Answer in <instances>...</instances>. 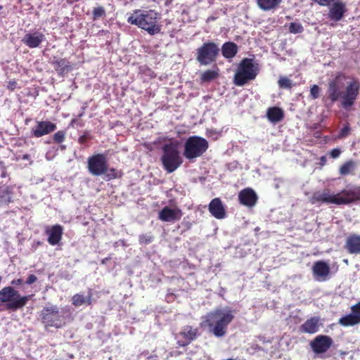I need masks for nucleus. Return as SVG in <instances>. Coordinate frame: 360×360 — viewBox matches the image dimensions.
Returning <instances> with one entry per match:
<instances>
[{
	"instance_id": "obj_36",
	"label": "nucleus",
	"mask_w": 360,
	"mask_h": 360,
	"mask_svg": "<svg viewBox=\"0 0 360 360\" xmlns=\"http://www.w3.org/2000/svg\"><path fill=\"white\" fill-rule=\"evenodd\" d=\"M278 85L281 88L283 89H290L292 86V81L288 79L287 77H281L278 82Z\"/></svg>"
},
{
	"instance_id": "obj_29",
	"label": "nucleus",
	"mask_w": 360,
	"mask_h": 360,
	"mask_svg": "<svg viewBox=\"0 0 360 360\" xmlns=\"http://www.w3.org/2000/svg\"><path fill=\"white\" fill-rule=\"evenodd\" d=\"M238 46L232 41L225 42L221 47V53L224 58H232L238 53Z\"/></svg>"
},
{
	"instance_id": "obj_18",
	"label": "nucleus",
	"mask_w": 360,
	"mask_h": 360,
	"mask_svg": "<svg viewBox=\"0 0 360 360\" xmlns=\"http://www.w3.org/2000/svg\"><path fill=\"white\" fill-rule=\"evenodd\" d=\"M182 214L180 209H172L166 206L159 212L158 218L162 221L171 222L179 220Z\"/></svg>"
},
{
	"instance_id": "obj_24",
	"label": "nucleus",
	"mask_w": 360,
	"mask_h": 360,
	"mask_svg": "<svg viewBox=\"0 0 360 360\" xmlns=\"http://www.w3.org/2000/svg\"><path fill=\"white\" fill-rule=\"evenodd\" d=\"M283 0H256L258 8L264 12L275 11L277 10Z\"/></svg>"
},
{
	"instance_id": "obj_4",
	"label": "nucleus",
	"mask_w": 360,
	"mask_h": 360,
	"mask_svg": "<svg viewBox=\"0 0 360 360\" xmlns=\"http://www.w3.org/2000/svg\"><path fill=\"white\" fill-rule=\"evenodd\" d=\"M159 14L152 10H135L127 18V22L131 25L146 30L150 34H158L161 30L158 23Z\"/></svg>"
},
{
	"instance_id": "obj_38",
	"label": "nucleus",
	"mask_w": 360,
	"mask_h": 360,
	"mask_svg": "<svg viewBox=\"0 0 360 360\" xmlns=\"http://www.w3.org/2000/svg\"><path fill=\"white\" fill-rule=\"evenodd\" d=\"M139 243L141 244H149L153 242V236L148 234H142L139 236Z\"/></svg>"
},
{
	"instance_id": "obj_28",
	"label": "nucleus",
	"mask_w": 360,
	"mask_h": 360,
	"mask_svg": "<svg viewBox=\"0 0 360 360\" xmlns=\"http://www.w3.org/2000/svg\"><path fill=\"white\" fill-rule=\"evenodd\" d=\"M266 117L271 122L276 123L281 122L284 118V112L278 107H271L267 110Z\"/></svg>"
},
{
	"instance_id": "obj_22",
	"label": "nucleus",
	"mask_w": 360,
	"mask_h": 360,
	"mask_svg": "<svg viewBox=\"0 0 360 360\" xmlns=\"http://www.w3.org/2000/svg\"><path fill=\"white\" fill-rule=\"evenodd\" d=\"M209 211L216 219H221L226 216V211L219 198H215L209 204Z\"/></svg>"
},
{
	"instance_id": "obj_49",
	"label": "nucleus",
	"mask_w": 360,
	"mask_h": 360,
	"mask_svg": "<svg viewBox=\"0 0 360 360\" xmlns=\"http://www.w3.org/2000/svg\"><path fill=\"white\" fill-rule=\"evenodd\" d=\"M10 85H11V89H13L15 88V82H9Z\"/></svg>"
},
{
	"instance_id": "obj_3",
	"label": "nucleus",
	"mask_w": 360,
	"mask_h": 360,
	"mask_svg": "<svg viewBox=\"0 0 360 360\" xmlns=\"http://www.w3.org/2000/svg\"><path fill=\"white\" fill-rule=\"evenodd\" d=\"M234 315L229 309H216L207 313L201 323L202 326L208 327L215 337L221 338L227 333L228 326L233 321Z\"/></svg>"
},
{
	"instance_id": "obj_48",
	"label": "nucleus",
	"mask_w": 360,
	"mask_h": 360,
	"mask_svg": "<svg viewBox=\"0 0 360 360\" xmlns=\"http://www.w3.org/2000/svg\"><path fill=\"white\" fill-rule=\"evenodd\" d=\"M321 162L322 165H324L326 162V158L325 156H322L321 158Z\"/></svg>"
},
{
	"instance_id": "obj_5",
	"label": "nucleus",
	"mask_w": 360,
	"mask_h": 360,
	"mask_svg": "<svg viewBox=\"0 0 360 360\" xmlns=\"http://www.w3.org/2000/svg\"><path fill=\"white\" fill-rule=\"evenodd\" d=\"M259 68L254 59L245 58L238 65L233 82L237 86H243L254 80L259 74Z\"/></svg>"
},
{
	"instance_id": "obj_39",
	"label": "nucleus",
	"mask_w": 360,
	"mask_h": 360,
	"mask_svg": "<svg viewBox=\"0 0 360 360\" xmlns=\"http://www.w3.org/2000/svg\"><path fill=\"white\" fill-rule=\"evenodd\" d=\"M351 131V128L349 127V123H347L339 131L338 137L340 139L347 137Z\"/></svg>"
},
{
	"instance_id": "obj_6",
	"label": "nucleus",
	"mask_w": 360,
	"mask_h": 360,
	"mask_svg": "<svg viewBox=\"0 0 360 360\" xmlns=\"http://www.w3.org/2000/svg\"><path fill=\"white\" fill-rule=\"evenodd\" d=\"M31 295H21L13 286H6L0 290V305L5 304L6 309L16 311L26 306Z\"/></svg>"
},
{
	"instance_id": "obj_1",
	"label": "nucleus",
	"mask_w": 360,
	"mask_h": 360,
	"mask_svg": "<svg viewBox=\"0 0 360 360\" xmlns=\"http://www.w3.org/2000/svg\"><path fill=\"white\" fill-rule=\"evenodd\" d=\"M360 93V81L349 77L342 72H338L330 79L327 85L326 96L322 99L326 108H330L340 101L343 109L352 107Z\"/></svg>"
},
{
	"instance_id": "obj_14",
	"label": "nucleus",
	"mask_w": 360,
	"mask_h": 360,
	"mask_svg": "<svg viewBox=\"0 0 360 360\" xmlns=\"http://www.w3.org/2000/svg\"><path fill=\"white\" fill-rule=\"evenodd\" d=\"M257 200V195L252 188H244L238 193V201L240 204L247 207H254L256 205Z\"/></svg>"
},
{
	"instance_id": "obj_33",
	"label": "nucleus",
	"mask_w": 360,
	"mask_h": 360,
	"mask_svg": "<svg viewBox=\"0 0 360 360\" xmlns=\"http://www.w3.org/2000/svg\"><path fill=\"white\" fill-rule=\"evenodd\" d=\"M105 14V10L103 6L95 7L92 11V19L96 20L101 18H104Z\"/></svg>"
},
{
	"instance_id": "obj_31",
	"label": "nucleus",
	"mask_w": 360,
	"mask_h": 360,
	"mask_svg": "<svg viewBox=\"0 0 360 360\" xmlns=\"http://www.w3.org/2000/svg\"><path fill=\"white\" fill-rule=\"evenodd\" d=\"M355 166V162L353 160L347 161L340 167L339 172L341 175L346 176L354 169Z\"/></svg>"
},
{
	"instance_id": "obj_43",
	"label": "nucleus",
	"mask_w": 360,
	"mask_h": 360,
	"mask_svg": "<svg viewBox=\"0 0 360 360\" xmlns=\"http://www.w3.org/2000/svg\"><path fill=\"white\" fill-rule=\"evenodd\" d=\"M37 281V277L34 274H30L25 281L27 285H32Z\"/></svg>"
},
{
	"instance_id": "obj_34",
	"label": "nucleus",
	"mask_w": 360,
	"mask_h": 360,
	"mask_svg": "<svg viewBox=\"0 0 360 360\" xmlns=\"http://www.w3.org/2000/svg\"><path fill=\"white\" fill-rule=\"evenodd\" d=\"M304 31V28L300 23L290 22L289 25V32L292 34H300Z\"/></svg>"
},
{
	"instance_id": "obj_27",
	"label": "nucleus",
	"mask_w": 360,
	"mask_h": 360,
	"mask_svg": "<svg viewBox=\"0 0 360 360\" xmlns=\"http://www.w3.org/2000/svg\"><path fill=\"white\" fill-rule=\"evenodd\" d=\"M92 290L89 288L86 297H84L81 294H76L73 295L72 297V303L75 307H79L84 304L91 305L92 304Z\"/></svg>"
},
{
	"instance_id": "obj_21",
	"label": "nucleus",
	"mask_w": 360,
	"mask_h": 360,
	"mask_svg": "<svg viewBox=\"0 0 360 360\" xmlns=\"http://www.w3.org/2000/svg\"><path fill=\"white\" fill-rule=\"evenodd\" d=\"M346 12L347 8L345 4L342 1H337L335 2L330 8L328 17L330 20L340 21L343 18Z\"/></svg>"
},
{
	"instance_id": "obj_7",
	"label": "nucleus",
	"mask_w": 360,
	"mask_h": 360,
	"mask_svg": "<svg viewBox=\"0 0 360 360\" xmlns=\"http://www.w3.org/2000/svg\"><path fill=\"white\" fill-rule=\"evenodd\" d=\"M160 160L163 169L169 174L174 172L183 163L177 145L171 142L165 144L162 148Z\"/></svg>"
},
{
	"instance_id": "obj_42",
	"label": "nucleus",
	"mask_w": 360,
	"mask_h": 360,
	"mask_svg": "<svg viewBox=\"0 0 360 360\" xmlns=\"http://www.w3.org/2000/svg\"><path fill=\"white\" fill-rule=\"evenodd\" d=\"M90 139V136L87 132H85L84 134L80 136L78 139V142L81 145H84L86 143L88 140Z\"/></svg>"
},
{
	"instance_id": "obj_47",
	"label": "nucleus",
	"mask_w": 360,
	"mask_h": 360,
	"mask_svg": "<svg viewBox=\"0 0 360 360\" xmlns=\"http://www.w3.org/2000/svg\"><path fill=\"white\" fill-rule=\"evenodd\" d=\"M6 169L5 167H2L1 176L4 178V177H6Z\"/></svg>"
},
{
	"instance_id": "obj_10",
	"label": "nucleus",
	"mask_w": 360,
	"mask_h": 360,
	"mask_svg": "<svg viewBox=\"0 0 360 360\" xmlns=\"http://www.w3.org/2000/svg\"><path fill=\"white\" fill-rule=\"evenodd\" d=\"M219 54L218 46L212 42L208 41L196 50V60L202 65H207L214 63Z\"/></svg>"
},
{
	"instance_id": "obj_35",
	"label": "nucleus",
	"mask_w": 360,
	"mask_h": 360,
	"mask_svg": "<svg viewBox=\"0 0 360 360\" xmlns=\"http://www.w3.org/2000/svg\"><path fill=\"white\" fill-rule=\"evenodd\" d=\"M53 141L56 143H61L65 139V132L63 130L58 131L53 136Z\"/></svg>"
},
{
	"instance_id": "obj_13",
	"label": "nucleus",
	"mask_w": 360,
	"mask_h": 360,
	"mask_svg": "<svg viewBox=\"0 0 360 360\" xmlns=\"http://www.w3.org/2000/svg\"><path fill=\"white\" fill-rule=\"evenodd\" d=\"M199 330L196 327L186 325L184 326L179 333V340L177 344L180 347H186L199 336Z\"/></svg>"
},
{
	"instance_id": "obj_15",
	"label": "nucleus",
	"mask_w": 360,
	"mask_h": 360,
	"mask_svg": "<svg viewBox=\"0 0 360 360\" xmlns=\"http://www.w3.org/2000/svg\"><path fill=\"white\" fill-rule=\"evenodd\" d=\"M51 64L59 76H64L72 70V65L66 58L56 56L52 57Z\"/></svg>"
},
{
	"instance_id": "obj_52",
	"label": "nucleus",
	"mask_w": 360,
	"mask_h": 360,
	"mask_svg": "<svg viewBox=\"0 0 360 360\" xmlns=\"http://www.w3.org/2000/svg\"><path fill=\"white\" fill-rule=\"evenodd\" d=\"M344 262H345V263H346V264H347V262H348L347 259H345V260H344Z\"/></svg>"
},
{
	"instance_id": "obj_46",
	"label": "nucleus",
	"mask_w": 360,
	"mask_h": 360,
	"mask_svg": "<svg viewBox=\"0 0 360 360\" xmlns=\"http://www.w3.org/2000/svg\"><path fill=\"white\" fill-rule=\"evenodd\" d=\"M23 280L22 278L13 279L11 281L12 285L18 286L22 285Z\"/></svg>"
},
{
	"instance_id": "obj_26",
	"label": "nucleus",
	"mask_w": 360,
	"mask_h": 360,
	"mask_svg": "<svg viewBox=\"0 0 360 360\" xmlns=\"http://www.w3.org/2000/svg\"><path fill=\"white\" fill-rule=\"evenodd\" d=\"M13 186L3 185L0 186V205H8L12 201Z\"/></svg>"
},
{
	"instance_id": "obj_44",
	"label": "nucleus",
	"mask_w": 360,
	"mask_h": 360,
	"mask_svg": "<svg viewBox=\"0 0 360 360\" xmlns=\"http://www.w3.org/2000/svg\"><path fill=\"white\" fill-rule=\"evenodd\" d=\"M341 153V150L338 148H333L330 152V155L332 158H338Z\"/></svg>"
},
{
	"instance_id": "obj_25",
	"label": "nucleus",
	"mask_w": 360,
	"mask_h": 360,
	"mask_svg": "<svg viewBox=\"0 0 360 360\" xmlns=\"http://www.w3.org/2000/svg\"><path fill=\"white\" fill-rule=\"evenodd\" d=\"M319 319L317 317H312L305 321L300 326L302 332L314 334L319 330Z\"/></svg>"
},
{
	"instance_id": "obj_50",
	"label": "nucleus",
	"mask_w": 360,
	"mask_h": 360,
	"mask_svg": "<svg viewBox=\"0 0 360 360\" xmlns=\"http://www.w3.org/2000/svg\"><path fill=\"white\" fill-rule=\"evenodd\" d=\"M60 148L61 150H65L66 148V146L63 145V146H60Z\"/></svg>"
},
{
	"instance_id": "obj_30",
	"label": "nucleus",
	"mask_w": 360,
	"mask_h": 360,
	"mask_svg": "<svg viewBox=\"0 0 360 360\" xmlns=\"http://www.w3.org/2000/svg\"><path fill=\"white\" fill-rule=\"evenodd\" d=\"M359 323L360 322L359 321V320L352 314L344 316L341 317L338 321L339 324L346 327L354 326Z\"/></svg>"
},
{
	"instance_id": "obj_37",
	"label": "nucleus",
	"mask_w": 360,
	"mask_h": 360,
	"mask_svg": "<svg viewBox=\"0 0 360 360\" xmlns=\"http://www.w3.org/2000/svg\"><path fill=\"white\" fill-rule=\"evenodd\" d=\"M321 89L317 84H314L310 88V96L315 100L319 98Z\"/></svg>"
},
{
	"instance_id": "obj_20",
	"label": "nucleus",
	"mask_w": 360,
	"mask_h": 360,
	"mask_svg": "<svg viewBox=\"0 0 360 360\" xmlns=\"http://www.w3.org/2000/svg\"><path fill=\"white\" fill-rule=\"evenodd\" d=\"M344 247L349 254H360V235L350 234L346 238Z\"/></svg>"
},
{
	"instance_id": "obj_9",
	"label": "nucleus",
	"mask_w": 360,
	"mask_h": 360,
	"mask_svg": "<svg viewBox=\"0 0 360 360\" xmlns=\"http://www.w3.org/2000/svg\"><path fill=\"white\" fill-rule=\"evenodd\" d=\"M39 317L46 328L51 327L60 328L65 324L64 318L56 305L44 307L39 314Z\"/></svg>"
},
{
	"instance_id": "obj_45",
	"label": "nucleus",
	"mask_w": 360,
	"mask_h": 360,
	"mask_svg": "<svg viewBox=\"0 0 360 360\" xmlns=\"http://www.w3.org/2000/svg\"><path fill=\"white\" fill-rule=\"evenodd\" d=\"M314 2L318 4L320 6H326L330 4L333 0H312Z\"/></svg>"
},
{
	"instance_id": "obj_12",
	"label": "nucleus",
	"mask_w": 360,
	"mask_h": 360,
	"mask_svg": "<svg viewBox=\"0 0 360 360\" xmlns=\"http://www.w3.org/2000/svg\"><path fill=\"white\" fill-rule=\"evenodd\" d=\"M331 337L326 335H319L310 342L312 351L317 354L326 352L333 345Z\"/></svg>"
},
{
	"instance_id": "obj_32",
	"label": "nucleus",
	"mask_w": 360,
	"mask_h": 360,
	"mask_svg": "<svg viewBox=\"0 0 360 360\" xmlns=\"http://www.w3.org/2000/svg\"><path fill=\"white\" fill-rule=\"evenodd\" d=\"M218 76L217 70H207L202 74L201 80L203 82H209L216 79Z\"/></svg>"
},
{
	"instance_id": "obj_23",
	"label": "nucleus",
	"mask_w": 360,
	"mask_h": 360,
	"mask_svg": "<svg viewBox=\"0 0 360 360\" xmlns=\"http://www.w3.org/2000/svg\"><path fill=\"white\" fill-rule=\"evenodd\" d=\"M63 231V226L59 224L53 225L49 230H46L49 243L51 245H57L62 238Z\"/></svg>"
},
{
	"instance_id": "obj_8",
	"label": "nucleus",
	"mask_w": 360,
	"mask_h": 360,
	"mask_svg": "<svg viewBox=\"0 0 360 360\" xmlns=\"http://www.w3.org/2000/svg\"><path fill=\"white\" fill-rule=\"evenodd\" d=\"M209 148L208 141L201 136H189L184 143L183 155L189 160L193 161L201 157Z\"/></svg>"
},
{
	"instance_id": "obj_19",
	"label": "nucleus",
	"mask_w": 360,
	"mask_h": 360,
	"mask_svg": "<svg viewBox=\"0 0 360 360\" xmlns=\"http://www.w3.org/2000/svg\"><path fill=\"white\" fill-rule=\"evenodd\" d=\"M330 271V269L329 265L322 260L316 262L312 267L313 275L319 281H326Z\"/></svg>"
},
{
	"instance_id": "obj_17",
	"label": "nucleus",
	"mask_w": 360,
	"mask_h": 360,
	"mask_svg": "<svg viewBox=\"0 0 360 360\" xmlns=\"http://www.w3.org/2000/svg\"><path fill=\"white\" fill-rule=\"evenodd\" d=\"M56 127V124L50 121H37V126L32 131V135L39 138L54 131Z\"/></svg>"
},
{
	"instance_id": "obj_41",
	"label": "nucleus",
	"mask_w": 360,
	"mask_h": 360,
	"mask_svg": "<svg viewBox=\"0 0 360 360\" xmlns=\"http://www.w3.org/2000/svg\"><path fill=\"white\" fill-rule=\"evenodd\" d=\"M352 314L360 322V302L352 307Z\"/></svg>"
},
{
	"instance_id": "obj_51",
	"label": "nucleus",
	"mask_w": 360,
	"mask_h": 360,
	"mask_svg": "<svg viewBox=\"0 0 360 360\" xmlns=\"http://www.w3.org/2000/svg\"><path fill=\"white\" fill-rule=\"evenodd\" d=\"M27 158H28V155H25L23 156V159H24V160H26V159H27Z\"/></svg>"
},
{
	"instance_id": "obj_16",
	"label": "nucleus",
	"mask_w": 360,
	"mask_h": 360,
	"mask_svg": "<svg viewBox=\"0 0 360 360\" xmlns=\"http://www.w3.org/2000/svg\"><path fill=\"white\" fill-rule=\"evenodd\" d=\"M44 34L39 31L27 32L22 39V42L30 49H35L40 46L44 40Z\"/></svg>"
},
{
	"instance_id": "obj_40",
	"label": "nucleus",
	"mask_w": 360,
	"mask_h": 360,
	"mask_svg": "<svg viewBox=\"0 0 360 360\" xmlns=\"http://www.w3.org/2000/svg\"><path fill=\"white\" fill-rule=\"evenodd\" d=\"M105 174L109 180L115 179L120 176L118 175V172L115 168H108V171Z\"/></svg>"
},
{
	"instance_id": "obj_11",
	"label": "nucleus",
	"mask_w": 360,
	"mask_h": 360,
	"mask_svg": "<svg viewBox=\"0 0 360 360\" xmlns=\"http://www.w3.org/2000/svg\"><path fill=\"white\" fill-rule=\"evenodd\" d=\"M87 169L93 176H101L108 171L107 156L104 153H96L87 159Z\"/></svg>"
},
{
	"instance_id": "obj_2",
	"label": "nucleus",
	"mask_w": 360,
	"mask_h": 360,
	"mask_svg": "<svg viewBox=\"0 0 360 360\" xmlns=\"http://www.w3.org/2000/svg\"><path fill=\"white\" fill-rule=\"evenodd\" d=\"M360 201V186L349 189H343L334 194L328 188L314 192L310 199L311 204H334L337 205H349Z\"/></svg>"
}]
</instances>
